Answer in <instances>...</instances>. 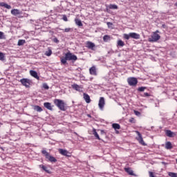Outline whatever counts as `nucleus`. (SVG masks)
<instances>
[{
  "instance_id": "obj_1",
  "label": "nucleus",
  "mask_w": 177,
  "mask_h": 177,
  "mask_svg": "<svg viewBox=\"0 0 177 177\" xmlns=\"http://www.w3.org/2000/svg\"><path fill=\"white\" fill-rule=\"evenodd\" d=\"M67 60L68 62H77V60H78V57H77V55H75L70 53V51H68V53H66L65 54L64 57L61 58L62 64H66Z\"/></svg>"
},
{
  "instance_id": "obj_2",
  "label": "nucleus",
  "mask_w": 177,
  "mask_h": 177,
  "mask_svg": "<svg viewBox=\"0 0 177 177\" xmlns=\"http://www.w3.org/2000/svg\"><path fill=\"white\" fill-rule=\"evenodd\" d=\"M54 104H55V106L58 107V109L61 110V111H66V102H64L63 100H54Z\"/></svg>"
},
{
  "instance_id": "obj_3",
  "label": "nucleus",
  "mask_w": 177,
  "mask_h": 177,
  "mask_svg": "<svg viewBox=\"0 0 177 177\" xmlns=\"http://www.w3.org/2000/svg\"><path fill=\"white\" fill-rule=\"evenodd\" d=\"M41 154H43V156H44L46 160H47V161H49L50 162H57V159H56V158L53 157V156H51L50 154H49L48 153V151H46V150L43 149L41 151Z\"/></svg>"
},
{
  "instance_id": "obj_4",
  "label": "nucleus",
  "mask_w": 177,
  "mask_h": 177,
  "mask_svg": "<svg viewBox=\"0 0 177 177\" xmlns=\"http://www.w3.org/2000/svg\"><path fill=\"white\" fill-rule=\"evenodd\" d=\"M124 39H130V38H132L133 39H140V35L136 32H130L129 34L124 33L123 35Z\"/></svg>"
},
{
  "instance_id": "obj_5",
  "label": "nucleus",
  "mask_w": 177,
  "mask_h": 177,
  "mask_svg": "<svg viewBox=\"0 0 177 177\" xmlns=\"http://www.w3.org/2000/svg\"><path fill=\"white\" fill-rule=\"evenodd\" d=\"M158 32L160 31L156 30V32H153V34L151 35V37L149 38V42H157L160 38L161 36L158 35Z\"/></svg>"
},
{
  "instance_id": "obj_6",
  "label": "nucleus",
  "mask_w": 177,
  "mask_h": 177,
  "mask_svg": "<svg viewBox=\"0 0 177 177\" xmlns=\"http://www.w3.org/2000/svg\"><path fill=\"white\" fill-rule=\"evenodd\" d=\"M128 84L130 86H136L138 85V79L136 77H129L127 79Z\"/></svg>"
},
{
  "instance_id": "obj_7",
  "label": "nucleus",
  "mask_w": 177,
  "mask_h": 177,
  "mask_svg": "<svg viewBox=\"0 0 177 177\" xmlns=\"http://www.w3.org/2000/svg\"><path fill=\"white\" fill-rule=\"evenodd\" d=\"M19 82L26 88H30V85H31V80L27 78H23L19 80Z\"/></svg>"
},
{
  "instance_id": "obj_8",
  "label": "nucleus",
  "mask_w": 177,
  "mask_h": 177,
  "mask_svg": "<svg viewBox=\"0 0 177 177\" xmlns=\"http://www.w3.org/2000/svg\"><path fill=\"white\" fill-rule=\"evenodd\" d=\"M136 133L138 136L136 138V139L139 142L140 145H142V146H147V144H145V141L143 140V137L142 136L140 132H139L138 131H136Z\"/></svg>"
},
{
  "instance_id": "obj_9",
  "label": "nucleus",
  "mask_w": 177,
  "mask_h": 177,
  "mask_svg": "<svg viewBox=\"0 0 177 177\" xmlns=\"http://www.w3.org/2000/svg\"><path fill=\"white\" fill-rule=\"evenodd\" d=\"M59 154H62V156H64L65 157H71V153L68 152V151L66 149H59Z\"/></svg>"
},
{
  "instance_id": "obj_10",
  "label": "nucleus",
  "mask_w": 177,
  "mask_h": 177,
  "mask_svg": "<svg viewBox=\"0 0 177 177\" xmlns=\"http://www.w3.org/2000/svg\"><path fill=\"white\" fill-rule=\"evenodd\" d=\"M104 104H106V102L104 101V97H100V100L98 103V106L100 108V110H103V109H104Z\"/></svg>"
},
{
  "instance_id": "obj_11",
  "label": "nucleus",
  "mask_w": 177,
  "mask_h": 177,
  "mask_svg": "<svg viewBox=\"0 0 177 177\" xmlns=\"http://www.w3.org/2000/svg\"><path fill=\"white\" fill-rule=\"evenodd\" d=\"M73 89H75V91H77V92H82L83 87L82 86H80L77 84H73L72 85Z\"/></svg>"
},
{
  "instance_id": "obj_12",
  "label": "nucleus",
  "mask_w": 177,
  "mask_h": 177,
  "mask_svg": "<svg viewBox=\"0 0 177 177\" xmlns=\"http://www.w3.org/2000/svg\"><path fill=\"white\" fill-rule=\"evenodd\" d=\"M89 73L91 75H97V73L96 72V66H93L89 68Z\"/></svg>"
},
{
  "instance_id": "obj_13",
  "label": "nucleus",
  "mask_w": 177,
  "mask_h": 177,
  "mask_svg": "<svg viewBox=\"0 0 177 177\" xmlns=\"http://www.w3.org/2000/svg\"><path fill=\"white\" fill-rule=\"evenodd\" d=\"M44 106L47 109V110H50L52 111L53 110V108L52 107V104L50 102H44Z\"/></svg>"
},
{
  "instance_id": "obj_14",
  "label": "nucleus",
  "mask_w": 177,
  "mask_h": 177,
  "mask_svg": "<svg viewBox=\"0 0 177 177\" xmlns=\"http://www.w3.org/2000/svg\"><path fill=\"white\" fill-rule=\"evenodd\" d=\"M30 74L32 77L34 78H36V80H39V76H38V73L35 71H30Z\"/></svg>"
},
{
  "instance_id": "obj_15",
  "label": "nucleus",
  "mask_w": 177,
  "mask_h": 177,
  "mask_svg": "<svg viewBox=\"0 0 177 177\" xmlns=\"http://www.w3.org/2000/svg\"><path fill=\"white\" fill-rule=\"evenodd\" d=\"M83 97L86 103H91V97L87 93H83Z\"/></svg>"
},
{
  "instance_id": "obj_16",
  "label": "nucleus",
  "mask_w": 177,
  "mask_h": 177,
  "mask_svg": "<svg viewBox=\"0 0 177 177\" xmlns=\"http://www.w3.org/2000/svg\"><path fill=\"white\" fill-rule=\"evenodd\" d=\"M165 134L168 136V138H174L175 136V133H174L171 130H166Z\"/></svg>"
},
{
  "instance_id": "obj_17",
  "label": "nucleus",
  "mask_w": 177,
  "mask_h": 177,
  "mask_svg": "<svg viewBox=\"0 0 177 177\" xmlns=\"http://www.w3.org/2000/svg\"><path fill=\"white\" fill-rule=\"evenodd\" d=\"M39 167L42 170L46 172V174H50V171L48 169V167L44 165H39Z\"/></svg>"
},
{
  "instance_id": "obj_18",
  "label": "nucleus",
  "mask_w": 177,
  "mask_h": 177,
  "mask_svg": "<svg viewBox=\"0 0 177 177\" xmlns=\"http://www.w3.org/2000/svg\"><path fill=\"white\" fill-rule=\"evenodd\" d=\"M75 23L76 26H78V27H82V26H84V24H82V21H81V19L78 18L75 19Z\"/></svg>"
},
{
  "instance_id": "obj_19",
  "label": "nucleus",
  "mask_w": 177,
  "mask_h": 177,
  "mask_svg": "<svg viewBox=\"0 0 177 177\" xmlns=\"http://www.w3.org/2000/svg\"><path fill=\"white\" fill-rule=\"evenodd\" d=\"M86 45L88 49H91V50H93V48H95V43H93L91 41H87Z\"/></svg>"
},
{
  "instance_id": "obj_20",
  "label": "nucleus",
  "mask_w": 177,
  "mask_h": 177,
  "mask_svg": "<svg viewBox=\"0 0 177 177\" xmlns=\"http://www.w3.org/2000/svg\"><path fill=\"white\" fill-rule=\"evenodd\" d=\"M33 109L35 110V111H37L38 113H41V111H43L42 107L38 105H35L33 106Z\"/></svg>"
},
{
  "instance_id": "obj_21",
  "label": "nucleus",
  "mask_w": 177,
  "mask_h": 177,
  "mask_svg": "<svg viewBox=\"0 0 177 177\" xmlns=\"http://www.w3.org/2000/svg\"><path fill=\"white\" fill-rule=\"evenodd\" d=\"M174 147H172V143H171V142L167 141L165 144V149H167V150H171V149H172Z\"/></svg>"
},
{
  "instance_id": "obj_22",
  "label": "nucleus",
  "mask_w": 177,
  "mask_h": 177,
  "mask_svg": "<svg viewBox=\"0 0 177 177\" xmlns=\"http://www.w3.org/2000/svg\"><path fill=\"white\" fill-rule=\"evenodd\" d=\"M0 6H3V8H6V9H12V6H10V5L4 2L1 3Z\"/></svg>"
},
{
  "instance_id": "obj_23",
  "label": "nucleus",
  "mask_w": 177,
  "mask_h": 177,
  "mask_svg": "<svg viewBox=\"0 0 177 177\" xmlns=\"http://www.w3.org/2000/svg\"><path fill=\"white\" fill-rule=\"evenodd\" d=\"M11 15H13V16H17V15H20V10L18 9H13L11 10Z\"/></svg>"
},
{
  "instance_id": "obj_24",
  "label": "nucleus",
  "mask_w": 177,
  "mask_h": 177,
  "mask_svg": "<svg viewBox=\"0 0 177 177\" xmlns=\"http://www.w3.org/2000/svg\"><path fill=\"white\" fill-rule=\"evenodd\" d=\"M125 171L127 172V174H129V175L135 176V174H133V171L131 169V168H125Z\"/></svg>"
},
{
  "instance_id": "obj_25",
  "label": "nucleus",
  "mask_w": 177,
  "mask_h": 177,
  "mask_svg": "<svg viewBox=\"0 0 177 177\" xmlns=\"http://www.w3.org/2000/svg\"><path fill=\"white\" fill-rule=\"evenodd\" d=\"M112 128H113V129H115V130L121 129V126H120V124L113 123L112 124Z\"/></svg>"
},
{
  "instance_id": "obj_26",
  "label": "nucleus",
  "mask_w": 177,
  "mask_h": 177,
  "mask_svg": "<svg viewBox=\"0 0 177 177\" xmlns=\"http://www.w3.org/2000/svg\"><path fill=\"white\" fill-rule=\"evenodd\" d=\"M117 46L118 48V46H120L121 48H122L123 46H125V43H124L122 40H118L117 43Z\"/></svg>"
},
{
  "instance_id": "obj_27",
  "label": "nucleus",
  "mask_w": 177,
  "mask_h": 177,
  "mask_svg": "<svg viewBox=\"0 0 177 177\" xmlns=\"http://www.w3.org/2000/svg\"><path fill=\"white\" fill-rule=\"evenodd\" d=\"M110 35H105L104 37H103V41L104 42H109V41H110Z\"/></svg>"
},
{
  "instance_id": "obj_28",
  "label": "nucleus",
  "mask_w": 177,
  "mask_h": 177,
  "mask_svg": "<svg viewBox=\"0 0 177 177\" xmlns=\"http://www.w3.org/2000/svg\"><path fill=\"white\" fill-rule=\"evenodd\" d=\"M24 44H26V40L25 39H19L18 41V46H22V45H24Z\"/></svg>"
},
{
  "instance_id": "obj_29",
  "label": "nucleus",
  "mask_w": 177,
  "mask_h": 177,
  "mask_svg": "<svg viewBox=\"0 0 177 177\" xmlns=\"http://www.w3.org/2000/svg\"><path fill=\"white\" fill-rule=\"evenodd\" d=\"M108 8L109 9H118V6L115 4H110Z\"/></svg>"
},
{
  "instance_id": "obj_30",
  "label": "nucleus",
  "mask_w": 177,
  "mask_h": 177,
  "mask_svg": "<svg viewBox=\"0 0 177 177\" xmlns=\"http://www.w3.org/2000/svg\"><path fill=\"white\" fill-rule=\"evenodd\" d=\"M59 30L64 31V32H70V31H73V29L71 28H66L65 29L59 28Z\"/></svg>"
},
{
  "instance_id": "obj_31",
  "label": "nucleus",
  "mask_w": 177,
  "mask_h": 177,
  "mask_svg": "<svg viewBox=\"0 0 177 177\" xmlns=\"http://www.w3.org/2000/svg\"><path fill=\"white\" fill-rule=\"evenodd\" d=\"M93 135L96 138V139H98V140H100V137L99 136V134L96 131V129L93 130Z\"/></svg>"
},
{
  "instance_id": "obj_32",
  "label": "nucleus",
  "mask_w": 177,
  "mask_h": 177,
  "mask_svg": "<svg viewBox=\"0 0 177 177\" xmlns=\"http://www.w3.org/2000/svg\"><path fill=\"white\" fill-rule=\"evenodd\" d=\"M147 89V87H145V86H141V87H138L137 91L138 92H145V90Z\"/></svg>"
},
{
  "instance_id": "obj_33",
  "label": "nucleus",
  "mask_w": 177,
  "mask_h": 177,
  "mask_svg": "<svg viewBox=\"0 0 177 177\" xmlns=\"http://www.w3.org/2000/svg\"><path fill=\"white\" fill-rule=\"evenodd\" d=\"M0 60H1V62L5 60V54H3V53L0 52Z\"/></svg>"
},
{
  "instance_id": "obj_34",
  "label": "nucleus",
  "mask_w": 177,
  "mask_h": 177,
  "mask_svg": "<svg viewBox=\"0 0 177 177\" xmlns=\"http://www.w3.org/2000/svg\"><path fill=\"white\" fill-rule=\"evenodd\" d=\"M140 96H142V97H149L150 96V94L149 93H144L142 94H140Z\"/></svg>"
},
{
  "instance_id": "obj_35",
  "label": "nucleus",
  "mask_w": 177,
  "mask_h": 177,
  "mask_svg": "<svg viewBox=\"0 0 177 177\" xmlns=\"http://www.w3.org/2000/svg\"><path fill=\"white\" fill-rule=\"evenodd\" d=\"M168 175L170 177H177V173L169 172Z\"/></svg>"
},
{
  "instance_id": "obj_36",
  "label": "nucleus",
  "mask_w": 177,
  "mask_h": 177,
  "mask_svg": "<svg viewBox=\"0 0 177 177\" xmlns=\"http://www.w3.org/2000/svg\"><path fill=\"white\" fill-rule=\"evenodd\" d=\"M62 20H64V21H68V19H67L66 15H62Z\"/></svg>"
},
{
  "instance_id": "obj_37",
  "label": "nucleus",
  "mask_w": 177,
  "mask_h": 177,
  "mask_svg": "<svg viewBox=\"0 0 177 177\" xmlns=\"http://www.w3.org/2000/svg\"><path fill=\"white\" fill-rule=\"evenodd\" d=\"M52 55V50H48L46 52V56H50Z\"/></svg>"
},
{
  "instance_id": "obj_38",
  "label": "nucleus",
  "mask_w": 177,
  "mask_h": 177,
  "mask_svg": "<svg viewBox=\"0 0 177 177\" xmlns=\"http://www.w3.org/2000/svg\"><path fill=\"white\" fill-rule=\"evenodd\" d=\"M5 39V35L3 32L0 31V39Z\"/></svg>"
},
{
  "instance_id": "obj_39",
  "label": "nucleus",
  "mask_w": 177,
  "mask_h": 177,
  "mask_svg": "<svg viewBox=\"0 0 177 177\" xmlns=\"http://www.w3.org/2000/svg\"><path fill=\"white\" fill-rule=\"evenodd\" d=\"M43 88H44V89H49V86H48V84L44 83V84H43Z\"/></svg>"
},
{
  "instance_id": "obj_40",
  "label": "nucleus",
  "mask_w": 177,
  "mask_h": 177,
  "mask_svg": "<svg viewBox=\"0 0 177 177\" xmlns=\"http://www.w3.org/2000/svg\"><path fill=\"white\" fill-rule=\"evenodd\" d=\"M53 42H55V44H59V41L57 37H55L53 39Z\"/></svg>"
},
{
  "instance_id": "obj_41",
  "label": "nucleus",
  "mask_w": 177,
  "mask_h": 177,
  "mask_svg": "<svg viewBox=\"0 0 177 177\" xmlns=\"http://www.w3.org/2000/svg\"><path fill=\"white\" fill-rule=\"evenodd\" d=\"M129 122H131L132 124H135V118H130Z\"/></svg>"
},
{
  "instance_id": "obj_42",
  "label": "nucleus",
  "mask_w": 177,
  "mask_h": 177,
  "mask_svg": "<svg viewBox=\"0 0 177 177\" xmlns=\"http://www.w3.org/2000/svg\"><path fill=\"white\" fill-rule=\"evenodd\" d=\"M149 177H156L153 171H149Z\"/></svg>"
},
{
  "instance_id": "obj_43",
  "label": "nucleus",
  "mask_w": 177,
  "mask_h": 177,
  "mask_svg": "<svg viewBox=\"0 0 177 177\" xmlns=\"http://www.w3.org/2000/svg\"><path fill=\"white\" fill-rule=\"evenodd\" d=\"M134 113L136 114V115H140V112L138 111H134Z\"/></svg>"
},
{
  "instance_id": "obj_44",
  "label": "nucleus",
  "mask_w": 177,
  "mask_h": 177,
  "mask_svg": "<svg viewBox=\"0 0 177 177\" xmlns=\"http://www.w3.org/2000/svg\"><path fill=\"white\" fill-rule=\"evenodd\" d=\"M106 24H107L108 27L113 26V23H111V22H107Z\"/></svg>"
},
{
  "instance_id": "obj_45",
  "label": "nucleus",
  "mask_w": 177,
  "mask_h": 177,
  "mask_svg": "<svg viewBox=\"0 0 177 177\" xmlns=\"http://www.w3.org/2000/svg\"><path fill=\"white\" fill-rule=\"evenodd\" d=\"M87 117H88V118H91L92 116L90 114H88Z\"/></svg>"
},
{
  "instance_id": "obj_46",
  "label": "nucleus",
  "mask_w": 177,
  "mask_h": 177,
  "mask_svg": "<svg viewBox=\"0 0 177 177\" xmlns=\"http://www.w3.org/2000/svg\"><path fill=\"white\" fill-rule=\"evenodd\" d=\"M101 132H102V133H103L104 131L102 130V131H101Z\"/></svg>"
},
{
  "instance_id": "obj_47",
  "label": "nucleus",
  "mask_w": 177,
  "mask_h": 177,
  "mask_svg": "<svg viewBox=\"0 0 177 177\" xmlns=\"http://www.w3.org/2000/svg\"><path fill=\"white\" fill-rule=\"evenodd\" d=\"M176 162L177 163V159H176Z\"/></svg>"
}]
</instances>
